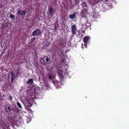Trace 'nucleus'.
<instances>
[{
    "instance_id": "f257e3e1",
    "label": "nucleus",
    "mask_w": 129,
    "mask_h": 129,
    "mask_svg": "<svg viewBox=\"0 0 129 129\" xmlns=\"http://www.w3.org/2000/svg\"><path fill=\"white\" fill-rule=\"evenodd\" d=\"M5 112H7L9 114H11L12 113V111L13 112V109L12 108L11 106L10 105H6V106H5Z\"/></svg>"
},
{
    "instance_id": "f03ea898",
    "label": "nucleus",
    "mask_w": 129,
    "mask_h": 129,
    "mask_svg": "<svg viewBox=\"0 0 129 129\" xmlns=\"http://www.w3.org/2000/svg\"><path fill=\"white\" fill-rule=\"evenodd\" d=\"M41 30L38 28H37L36 30H34L30 37L33 36H38L41 35Z\"/></svg>"
},
{
    "instance_id": "7ed1b4c3",
    "label": "nucleus",
    "mask_w": 129,
    "mask_h": 129,
    "mask_svg": "<svg viewBox=\"0 0 129 129\" xmlns=\"http://www.w3.org/2000/svg\"><path fill=\"white\" fill-rule=\"evenodd\" d=\"M26 13V11L25 10H18L17 13V14L19 16L20 15L21 17H24Z\"/></svg>"
},
{
    "instance_id": "20e7f679",
    "label": "nucleus",
    "mask_w": 129,
    "mask_h": 129,
    "mask_svg": "<svg viewBox=\"0 0 129 129\" xmlns=\"http://www.w3.org/2000/svg\"><path fill=\"white\" fill-rule=\"evenodd\" d=\"M71 29L72 34L73 35L76 34V28L75 25L74 24L72 25L71 27Z\"/></svg>"
},
{
    "instance_id": "39448f33",
    "label": "nucleus",
    "mask_w": 129,
    "mask_h": 129,
    "mask_svg": "<svg viewBox=\"0 0 129 129\" xmlns=\"http://www.w3.org/2000/svg\"><path fill=\"white\" fill-rule=\"evenodd\" d=\"M10 74L11 76V82L12 83L13 82V80H15V74L13 71H12L10 72Z\"/></svg>"
},
{
    "instance_id": "423d86ee",
    "label": "nucleus",
    "mask_w": 129,
    "mask_h": 129,
    "mask_svg": "<svg viewBox=\"0 0 129 129\" xmlns=\"http://www.w3.org/2000/svg\"><path fill=\"white\" fill-rule=\"evenodd\" d=\"M58 73L59 77L62 78H64V75L65 74V73L62 70H61L58 71Z\"/></svg>"
},
{
    "instance_id": "0eeeda50",
    "label": "nucleus",
    "mask_w": 129,
    "mask_h": 129,
    "mask_svg": "<svg viewBox=\"0 0 129 129\" xmlns=\"http://www.w3.org/2000/svg\"><path fill=\"white\" fill-rule=\"evenodd\" d=\"M53 11V9L52 7V6L50 7V8L49 9L48 11L50 16L52 17L53 16L52 15L54 13Z\"/></svg>"
},
{
    "instance_id": "6e6552de",
    "label": "nucleus",
    "mask_w": 129,
    "mask_h": 129,
    "mask_svg": "<svg viewBox=\"0 0 129 129\" xmlns=\"http://www.w3.org/2000/svg\"><path fill=\"white\" fill-rule=\"evenodd\" d=\"M90 38L88 36H85L83 39V41L84 42H87Z\"/></svg>"
},
{
    "instance_id": "1a4fd4ad",
    "label": "nucleus",
    "mask_w": 129,
    "mask_h": 129,
    "mask_svg": "<svg viewBox=\"0 0 129 129\" xmlns=\"http://www.w3.org/2000/svg\"><path fill=\"white\" fill-rule=\"evenodd\" d=\"M76 14L75 12H74L73 14L70 15L69 17L71 19L74 18L76 16Z\"/></svg>"
},
{
    "instance_id": "9d476101",
    "label": "nucleus",
    "mask_w": 129,
    "mask_h": 129,
    "mask_svg": "<svg viewBox=\"0 0 129 129\" xmlns=\"http://www.w3.org/2000/svg\"><path fill=\"white\" fill-rule=\"evenodd\" d=\"M33 83V80L31 79H29L27 82V84H32Z\"/></svg>"
},
{
    "instance_id": "9b49d317",
    "label": "nucleus",
    "mask_w": 129,
    "mask_h": 129,
    "mask_svg": "<svg viewBox=\"0 0 129 129\" xmlns=\"http://www.w3.org/2000/svg\"><path fill=\"white\" fill-rule=\"evenodd\" d=\"M47 77L50 79L51 80L53 79V78L52 76V75L51 74L49 73L47 75Z\"/></svg>"
},
{
    "instance_id": "f8f14e48",
    "label": "nucleus",
    "mask_w": 129,
    "mask_h": 129,
    "mask_svg": "<svg viewBox=\"0 0 129 129\" xmlns=\"http://www.w3.org/2000/svg\"><path fill=\"white\" fill-rule=\"evenodd\" d=\"M81 5L83 7H86L87 6V4L86 2H83L81 4Z\"/></svg>"
},
{
    "instance_id": "ddd939ff",
    "label": "nucleus",
    "mask_w": 129,
    "mask_h": 129,
    "mask_svg": "<svg viewBox=\"0 0 129 129\" xmlns=\"http://www.w3.org/2000/svg\"><path fill=\"white\" fill-rule=\"evenodd\" d=\"M35 37H34L33 38H32L31 39L30 41V43H33L34 41H35Z\"/></svg>"
},
{
    "instance_id": "4468645a",
    "label": "nucleus",
    "mask_w": 129,
    "mask_h": 129,
    "mask_svg": "<svg viewBox=\"0 0 129 129\" xmlns=\"http://www.w3.org/2000/svg\"><path fill=\"white\" fill-rule=\"evenodd\" d=\"M45 57L46 58L45 59V60L47 62H48L49 61V59H50V58H49L48 57H47V56Z\"/></svg>"
},
{
    "instance_id": "2eb2a0df",
    "label": "nucleus",
    "mask_w": 129,
    "mask_h": 129,
    "mask_svg": "<svg viewBox=\"0 0 129 129\" xmlns=\"http://www.w3.org/2000/svg\"><path fill=\"white\" fill-rule=\"evenodd\" d=\"M17 104L20 108L22 109L21 106L19 102H17Z\"/></svg>"
},
{
    "instance_id": "dca6fc26",
    "label": "nucleus",
    "mask_w": 129,
    "mask_h": 129,
    "mask_svg": "<svg viewBox=\"0 0 129 129\" xmlns=\"http://www.w3.org/2000/svg\"><path fill=\"white\" fill-rule=\"evenodd\" d=\"M85 24L86 26L87 27H89L90 25V24L88 21H87L86 23H85Z\"/></svg>"
},
{
    "instance_id": "f3484780",
    "label": "nucleus",
    "mask_w": 129,
    "mask_h": 129,
    "mask_svg": "<svg viewBox=\"0 0 129 129\" xmlns=\"http://www.w3.org/2000/svg\"><path fill=\"white\" fill-rule=\"evenodd\" d=\"M15 16L12 14H10V18H13L14 19L15 18Z\"/></svg>"
},
{
    "instance_id": "a211bd4d",
    "label": "nucleus",
    "mask_w": 129,
    "mask_h": 129,
    "mask_svg": "<svg viewBox=\"0 0 129 129\" xmlns=\"http://www.w3.org/2000/svg\"><path fill=\"white\" fill-rule=\"evenodd\" d=\"M28 107H30L32 106V104L30 102H28Z\"/></svg>"
},
{
    "instance_id": "6ab92c4d",
    "label": "nucleus",
    "mask_w": 129,
    "mask_h": 129,
    "mask_svg": "<svg viewBox=\"0 0 129 129\" xmlns=\"http://www.w3.org/2000/svg\"><path fill=\"white\" fill-rule=\"evenodd\" d=\"M10 99L9 100H10L11 101H12V99H13V97L12 96H11V95H10L9 96Z\"/></svg>"
},
{
    "instance_id": "aec40b11",
    "label": "nucleus",
    "mask_w": 129,
    "mask_h": 129,
    "mask_svg": "<svg viewBox=\"0 0 129 129\" xmlns=\"http://www.w3.org/2000/svg\"><path fill=\"white\" fill-rule=\"evenodd\" d=\"M85 43L84 44V46L85 47L87 48V42H84Z\"/></svg>"
},
{
    "instance_id": "412c9836",
    "label": "nucleus",
    "mask_w": 129,
    "mask_h": 129,
    "mask_svg": "<svg viewBox=\"0 0 129 129\" xmlns=\"http://www.w3.org/2000/svg\"><path fill=\"white\" fill-rule=\"evenodd\" d=\"M29 107H28V106L27 107H26V108L28 110H31L29 108Z\"/></svg>"
},
{
    "instance_id": "4be33fe9",
    "label": "nucleus",
    "mask_w": 129,
    "mask_h": 129,
    "mask_svg": "<svg viewBox=\"0 0 129 129\" xmlns=\"http://www.w3.org/2000/svg\"><path fill=\"white\" fill-rule=\"evenodd\" d=\"M64 43L63 42H62V41H60V42H59V44H62V43Z\"/></svg>"
},
{
    "instance_id": "5701e85b",
    "label": "nucleus",
    "mask_w": 129,
    "mask_h": 129,
    "mask_svg": "<svg viewBox=\"0 0 129 129\" xmlns=\"http://www.w3.org/2000/svg\"><path fill=\"white\" fill-rule=\"evenodd\" d=\"M98 1V2H100V1L101 2H102V0H97Z\"/></svg>"
},
{
    "instance_id": "b1692460",
    "label": "nucleus",
    "mask_w": 129,
    "mask_h": 129,
    "mask_svg": "<svg viewBox=\"0 0 129 129\" xmlns=\"http://www.w3.org/2000/svg\"><path fill=\"white\" fill-rule=\"evenodd\" d=\"M82 48H83L84 47H83V44H82Z\"/></svg>"
},
{
    "instance_id": "393cba45",
    "label": "nucleus",
    "mask_w": 129,
    "mask_h": 129,
    "mask_svg": "<svg viewBox=\"0 0 129 129\" xmlns=\"http://www.w3.org/2000/svg\"><path fill=\"white\" fill-rule=\"evenodd\" d=\"M2 129H5V128H4L2 127Z\"/></svg>"
}]
</instances>
